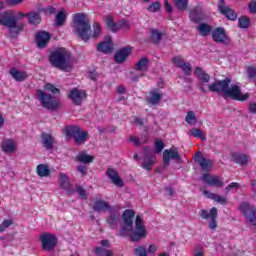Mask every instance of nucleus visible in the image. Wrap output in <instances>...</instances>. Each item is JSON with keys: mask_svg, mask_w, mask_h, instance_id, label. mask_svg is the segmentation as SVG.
I'll return each mask as SVG.
<instances>
[{"mask_svg": "<svg viewBox=\"0 0 256 256\" xmlns=\"http://www.w3.org/2000/svg\"><path fill=\"white\" fill-rule=\"evenodd\" d=\"M148 253H151L152 255L153 254H155V253H157V246H155V245H150L149 247H148Z\"/></svg>", "mask_w": 256, "mask_h": 256, "instance_id": "69168bd1", "label": "nucleus"}, {"mask_svg": "<svg viewBox=\"0 0 256 256\" xmlns=\"http://www.w3.org/2000/svg\"><path fill=\"white\" fill-rule=\"evenodd\" d=\"M107 252V249L103 248V247H96L95 248V254L98 256H105V253Z\"/></svg>", "mask_w": 256, "mask_h": 256, "instance_id": "680f3d73", "label": "nucleus"}, {"mask_svg": "<svg viewBox=\"0 0 256 256\" xmlns=\"http://www.w3.org/2000/svg\"><path fill=\"white\" fill-rule=\"evenodd\" d=\"M230 85L231 78H225L224 80H216L214 83L208 85V89L211 93H222L224 99L226 97L233 99V101H247L249 99V94L241 93V87L234 84L229 88Z\"/></svg>", "mask_w": 256, "mask_h": 256, "instance_id": "7ed1b4c3", "label": "nucleus"}, {"mask_svg": "<svg viewBox=\"0 0 256 256\" xmlns=\"http://www.w3.org/2000/svg\"><path fill=\"white\" fill-rule=\"evenodd\" d=\"M185 121L188 125H197V117L195 116V112L188 111L185 117Z\"/></svg>", "mask_w": 256, "mask_h": 256, "instance_id": "37998d69", "label": "nucleus"}, {"mask_svg": "<svg viewBox=\"0 0 256 256\" xmlns=\"http://www.w3.org/2000/svg\"><path fill=\"white\" fill-rule=\"evenodd\" d=\"M106 175L108 179H110L111 183H113V185L119 187L120 189L124 187L125 183H123V179L119 177V173L115 169L108 168L106 170Z\"/></svg>", "mask_w": 256, "mask_h": 256, "instance_id": "6ab92c4d", "label": "nucleus"}, {"mask_svg": "<svg viewBox=\"0 0 256 256\" xmlns=\"http://www.w3.org/2000/svg\"><path fill=\"white\" fill-rule=\"evenodd\" d=\"M174 5L178 11L183 13V11H187L189 7V0H174Z\"/></svg>", "mask_w": 256, "mask_h": 256, "instance_id": "4c0bfd02", "label": "nucleus"}, {"mask_svg": "<svg viewBox=\"0 0 256 256\" xmlns=\"http://www.w3.org/2000/svg\"><path fill=\"white\" fill-rule=\"evenodd\" d=\"M190 133H191V135H193V137H198V139L205 141V137L203 136V130H201L199 128H192L190 130Z\"/></svg>", "mask_w": 256, "mask_h": 256, "instance_id": "49530a36", "label": "nucleus"}, {"mask_svg": "<svg viewBox=\"0 0 256 256\" xmlns=\"http://www.w3.org/2000/svg\"><path fill=\"white\" fill-rule=\"evenodd\" d=\"M171 159L176 163H183V158L179 155V149L172 147L170 149H166L163 152V163L166 167L170 165Z\"/></svg>", "mask_w": 256, "mask_h": 256, "instance_id": "9b49d317", "label": "nucleus"}, {"mask_svg": "<svg viewBox=\"0 0 256 256\" xmlns=\"http://www.w3.org/2000/svg\"><path fill=\"white\" fill-rule=\"evenodd\" d=\"M198 32L200 33L201 37H208V35H211L213 31V26L207 24V23H200L197 27Z\"/></svg>", "mask_w": 256, "mask_h": 256, "instance_id": "2f4dec72", "label": "nucleus"}, {"mask_svg": "<svg viewBox=\"0 0 256 256\" xmlns=\"http://www.w3.org/2000/svg\"><path fill=\"white\" fill-rule=\"evenodd\" d=\"M41 138L43 147H45L47 151H51V149H53V141H55L53 135L43 132Z\"/></svg>", "mask_w": 256, "mask_h": 256, "instance_id": "393cba45", "label": "nucleus"}, {"mask_svg": "<svg viewBox=\"0 0 256 256\" xmlns=\"http://www.w3.org/2000/svg\"><path fill=\"white\" fill-rule=\"evenodd\" d=\"M212 39L214 43H221L224 47L231 45V38L227 36V32L223 27H217L212 31Z\"/></svg>", "mask_w": 256, "mask_h": 256, "instance_id": "9d476101", "label": "nucleus"}, {"mask_svg": "<svg viewBox=\"0 0 256 256\" xmlns=\"http://www.w3.org/2000/svg\"><path fill=\"white\" fill-rule=\"evenodd\" d=\"M165 149V143L163 140H156L155 142V153H161Z\"/></svg>", "mask_w": 256, "mask_h": 256, "instance_id": "3c124183", "label": "nucleus"}, {"mask_svg": "<svg viewBox=\"0 0 256 256\" xmlns=\"http://www.w3.org/2000/svg\"><path fill=\"white\" fill-rule=\"evenodd\" d=\"M160 9H161V3L160 2H153L148 7V11H150V13H157V11H160Z\"/></svg>", "mask_w": 256, "mask_h": 256, "instance_id": "8fccbe9b", "label": "nucleus"}, {"mask_svg": "<svg viewBox=\"0 0 256 256\" xmlns=\"http://www.w3.org/2000/svg\"><path fill=\"white\" fill-rule=\"evenodd\" d=\"M203 194L206 195L208 197V199H212V201H215L216 203H219L220 205H225V203H227V198H225L219 194L209 192L208 190H204Z\"/></svg>", "mask_w": 256, "mask_h": 256, "instance_id": "c756f323", "label": "nucleus"}, {"mask_svg": "<svg viewBox=\"0 0 256 256\" xmlns=\"http://www.w3.org/2000/svg\"><path fill=\"white\" fill-rule=\"evenodd\" d=\"M135 255L136 256H147V249L143 246H139L135 249Z\"/></svg>", "mask_w": 256, "mask_h": 256, "instance_id": "5fc2aeb1", "label": "nucleus"}, {"mask_svg": "<svg viewBox=\"0 0 256 256\" xmlns=\"http://www.w3.org/2000/svg\"><path fill=\"white\" fill-rule=\"evenodd\" d=\"M219 11L225 15L229 21H237V12L227 6H219Z\"/></svg>", "mask_w": 256, "mask_h": 256, "instance_id": "b1692460", "label": "nucleus"}, {"mask_svg": "<svg viewBox=\"0 0 256 256\" xmlns=\"http://www.w3.org/2000/svg\"><path fill=\"white\" fill-rule=\"evenodd\" d=\"M217 215H218V210L217 207L211 208V220L209 223V229L212 231H215L217 229Z\"/></svg>", "mask_w": 256, "mask_h": 256, "instance_id": "f704fd0d", "label": "nucleus"}, {"mask_svg": "<svg viewBox=\"0 0 256 256\" xmlns=\"http://www.w3.org/2000/svg\"><path fill=\"white\" fill-rule=\"evenodd\" d=\"M129 55H131V46H126L116 51L114 55V61L115 63L121 65L122 63H125L127 61Z\"/></svg>", "mask_w": 256, "mask_h": 256, "instance_id": "f3484780", "label": "nucleus"}, {"mask_svg": "<svg viewBox=\"0 0 256 256\" xmlns=\"http://www.w3.org/2000/svg\"><path fill=\"white\" fill-rule=\"evenodd\" d=\"M76 192L78 193L80 199H83V201H87V190H85L83 186H76Z\"/></svg>", "mask_w": 256, "mask_h": 256, "instance_id": "a18cd8bd", "label": "nucleus"}, {"mask_svg": "<svg viewBox=\"0 0 256 256\" xmlns=\"http://www.w3.org/2000/svg\"><path fill=\"white\" fill-rule=\"evenodd\" d=\"M122 219L124 225L120 227L119 237H127L129 235L130 241L132 243H139L142 239L147 237V229L143 225V218L141 215L136 216L135 229H133V219H135V210L127 209L122 213Z\"/></svg>", "mask_w": 256, "mask_h": 256, "instance_id": "f257e3e1", "label": "nucleus"}, {"mask_svg": "<svg viewBox=\"0 0 256 256\" xmlns=\"http://www.w3.org/2000/svg\"><path fill=\"white\" fill-rule=\"evenodd\" d=\"M73 33L82 41L87 43L90 39H97L101 35V26L99 23H93V33H91V22L87 19L85 13H76L73 18Z\"/></svg>", "mask_w": 256, "mask_h": 256, "instance_id": "f03ea898", "label": "nucleus"}, {"mask_svg": "<svg viewBox=\"0 0 256 256\" xmlns=\"http://www.w3.org/2000/svg\"><path fill=\"white\" fill-rule=\"evenodd\" d=\"M202 181L206 183V185H210V187H223L224 183L217 176H213L211 174H203Z\"/></svg>", "mask_w": 256, "mask_h": 256, "instance_id": "aec40b11", "label": "nucleus"}, {"mask_svg": "<svg viewBox=\"0 0 256 256\" xmlns=\"http://www.w3.org/2000/svg\"><path fill=\"white\" fill-rule=\"evenodd\" d=\"M113 206H110L108 202L105 200L98 199L92 205V209L95 213H105V211H109Z\"/></svg>", "mask_w": 256, "mask_h": 256, "instance_id": "412c9836", "label": "nucleus"}, {"mask_svg": "<svg viewBox=\"0 0 256 256\" xmlns=\"http://www.w3.org/2000/svg\"><path fill=\"white\" fill-rule=\"evenodd\" d=\"M108 217L106 218V223L110 229H117V225L121 222V208L119 206H112L108 210Z\"/></svg>", "mask_w": 256, "mask_h": 256, "instance_id": "1a4fd4ad", "label": "nucleus"}, {"mask_svg": "<svg viewBox=\"0 0 256 256\" xmlns=\"http://www.w3.org/2000/svg\"><path fill=\"white\" fill-rule=\"evenodd\" d=\"M231 157L234 161V163H237L238 165H247L249 162V156L241 153L234 152L231 154Z\"/></svg>", "mask_w": 256, "mask_h": 256, "instance_id": "c85d7f7f", "label": "nucleus"}, {"mask_svg": "<svg viewBox=\"0 0 256 256\" xmlns=\"http://www.w3.org/2000/svg\"><path fill=\"white\" fill-rule=\"evenodd\" d=\"M27 15L30 25H39L41 23V14L39 12H29Z\"/></svg>", "mask_w": 256, "mask_h": 256, "instance_id": "473e14b6", "label": "nucleus"}, {"mask_svg": "<svg viewBox=\"0 0 256 256\" xmlns=\"http://www.w3.org/2000/svg\"><path fill=\"white\" fill-rule=\"evenodd\" d=\"M65 135L66 137L72 138L75 145H85L89 139V132L84 131L77 125L66 127Z\"/></svg>", "mask_w": 256, "mask_h": 256, "instance_id": "423d86ee", "label": "nucleus"}, {"mask_svg": "<svg viewBox=\"0 0 256 256\" xmlns=\"http://www.w3.org/2000/svg\"><path fill=\"white\" fill-rule=\"evenodd\" d=\"M35 41L39 49H44L47 47V43L51 41V34L46 31H39L36 33Z\"/></svg>", "mask_w": 256, "mask_h": 256, "instance_id": "a211bd4d", "label": "nucleus"}, {"mask_svg": "<svg viewBox=\"0 0 256 256\" xmlns=\"http://www.w3.org/2000/svg\"><path fill=\"white\" fill-rule=\"evenodd\" d=\"M194 75H195V77H197V79L202 81V83H209V81H211V76H209V74H207L205 71H203V68H201L199 66H197L194 69Z\"/></svg>", "mask_w": 256, "mask_h": 256, "instance_id": "bb28decb", "label": "nucleus"}, {"mask_svg": "<svg viewBox=\"0 0 256 256\" xmlns=\"http://www.w3.org/2000/svg\"><path fill=\"white\" fill-rule=\"evenodd\" d=\"M172 63H174L176 67L180 68L185 63V60H183V57L181 56H175L172 58Z\"/></svg>", "mask_w": 256, "mask_h": 256, "instance_id": "603ef678", "label": "nucleus"}, {"mask_svg": "<svg viewBox=\"0 0 256 256\" xmlns=\"http://www.w3.org/2000/svg\"><path fill=\"white\" fill-rule=\"evenodd\" d=\"M205 10L203 8L196 6L189 12V19L192 23H201L206 19Z\"/></svg>", "mask_w": 256, "mask_h": 256, "instance_id": "dca6fc26", "label": "nucleus"}, {"mask_svg": "<svg viewBox=\"0 0 256 256\" xmlns=\"http://www.w3.org/2000/svg\"><path fill=\"white\" fill-rule=\"evenodd\" d=\"M89 79H91V81H97V74H96V72H90L89 73Z\"/></svg>", "mask_w": 256, "mask_h": 256, "instance_id": "774afa93", "label": "nucleus"}, {"mask_svg": "<svg viewBox=\"0 0 256 256\" xmlns=\"http://www.w3.org/2000/svg\"><path fill=\"white\" fill-rule=\"evenodd\" d=\"M45 11L49 13V15H55V13H57V9L54 6H49Z\"/></svg>", "mask_w": 256, "mask_h": 256, "instance_id": "e2e57ef3", "label": "nucleus"}, {"mask_svg": "<svg viewBox=\"0 0 256 256\" xmlns=\"http://www.w3.org/2000/svg\"><path fill=\"white\" fill-rule=\"evenodd\" d=\"M40 241L44 251H53L57 247V237L53 234L45 233L40 235Z\"/></svg>", "mask_w": 256, "mask_h": 256, "instance_id": "f8f14e48", "label": "nucleus"}, {"mask_svg": "<svg viewBox=\"0 0 256 256\" xmlns=\"http://www.w3.org/2000/svg\"><path fill=\"white\" fill-rule=\"evenodd\" d=\"M9 74L14 81H17V83H22V81H26V79L29 77L27 72L17 70V68H11Z\"/></svg>", "mask_w": 256, "mask_h": 256, "instance_id": "4be33fe9", "label": "nucleus"}, {"mask_svg": "<svg viewBox=\"0 0 256 256\" xmlns=\"http://www.w3.org/2000/svg\"><path fill=\"white\" fill-rule=\"evenodd\" d=\"M2 227H0V232H3V231H5V228H7V227H11V225H13V220H11V219H8V220H4L3 222H2Z\"/></svg>", "mask_w": 256, "mask_h": 256, "instance_id": "052dcab7", "label": "nucleus"}, {"mask_svg": "<svg viewBox=\"0 0 256 256\" xmlns=\"http://www.w3.org/2000/svg\"><path fill=\"white\" fill-rule=\"evenodd\" d=\"M155 153H153V150L150 147H144V162L142 164L143 169H146V171H151V166L155 163Z\"/></svg>", "mask_w": 256, "mask_h": 256, "instance_id": "4468645a", "label": "nucleus"}, {"mask_svg": "<svg viewBox=\"0 0 256 256\" xmlns=\"http://www.w3.org/2000/svg\"><path fill=\"white\" fill-rule=\"evenodd\" d=\"M247 76L250 81H255L256 79V67L249 66L247 68Z\"/></svg>", "mask_w": 256, "mask_h": 256, "instance_id": "09e8293b", "label": "nucleus"}, {"mask_svg": "<svg viewBox=\"0 0 256 256\" xmlns=\"http://www.w3.org/2000/svg\"><path fill=\"white\" fill-rule=\"evenodd\" d=\"M161 39H163V32L150 28L149 29V41L154 43V45H159L161 43Z\"/></svg>", "mask_w": 256, "mask_h": 256, "instance_id": "5701e85b", "label": "nucleus"}, {"mask_svg": "<svg viewBox=\"0 0 256 256\" xmlns=\"http://www.w3.org/2000/svg\"><path fill=\"white\" fill-rule=\"evenodd\" d=\"M240 211L243 213L247 223L256 227V207L248 202L240 204Z\"/></svg>", "mask_w": 256, "mask_h": 256, "instance_id": "6e6552de", "label": "nucleus"}, {"mask_svg": "<svg viewBox=\"0 0 256 256\" xmlns=\"http://www.w3.org/2000/svg\"><path fill=\"white\" fill-rule=\"evenodd\" d=\"M130 24L127 22V20L125 19H121L119 22H118V30L119 29H130Z\"/></svg>", "mask_w": 256, "mask_h": 256, "instance_id": "6e6d98bb", "label": "nucleus"}, {"mask_svg": "<svg viewBox=\"0 0 256 256\" xmlns=\"http://www.w3.org/2000/svg\"><path fill=\"white\" fill-rule=\"evenodd\" d=\"M179 69H182L184 75H186L187 77H189V75H191L193 68L191 67V63L190 62H184Z\"/></svg>", "mask_w": 256, "mask_h": 256, "instance_id": "c03bdc74", "label": "nucleus"}, {"mask_svg": "<svg viewBox=\"0 0 256 256\" xmlns=\"http://www.w3.org/2000/svg\"><path fill=\"white\" fill-rule=\"evenodd\" d=\"M67 21V13L65 11H59L56 14L55 27H63Z\"/></svg>", "mask_w": 256, "mask_h": 256, "instance_id": "c9c22d12", "label": "nucleus"}, {"mask_svg": "<svg viewBox=\"0 0 256 256\" xmlns=\"http://www.w3.org/2000/svg\"><path fill=\"white\" fill-rule=\"evenodd\" d=\"M95 157L87 154L85 151L78 153L76 160L78 163H84V165H89V163H93Z\"/></svg>", "mask_w": 256, "mask_h": 256, "instance_id": "7c9ffc66", "label": "nucleus"}, {"mask_svg": "<svg viewBox=\"0 0 256 256\" xmlns=\"http://www.w3.org/2000/svg\"><path fill=\"white\" fill-rule=\"evenodd\" d=\"M59 183L62 189H69V187H71L69 177L65 173H60Z\"/></svg>", "mask_w": 256, "mask_h": 256, "instance_id": "58836bf2", "label": "nucleus"}, {"mask_svg": "<svg viewBox=\"0 0 256 256\" xmlns=\"http://www.w3.org/2000/svg\"><path fill=\"white\" fill-rule=\"evenodd\" d=\"M194 161L199 165L200 169H202L204 172L208 173L211 171L213 167V161L209 158L203 157V153L201 152H196L194 155Z\"/></svg>", "mask_w": 256, "mask_h": 256, "instance_id": "ddd939ff", "label": "nucleus"}, {"mask_svg": "<svg viewBox=\"0 0 256 256\" xmlns=\"http://www.w3.org/2000/svg\"><path fill=\"white\" fill-rule=\"evenodd\" d=\"M251 25V20L247 16H242L238 19V27L240 29H248Z\"/></svg>", "mask_w": 256, "mask_h": 256, "instance_id": "a19ab883", "label": "nucleus"}, {"mask_svg": "<svg viewBox=\"0 0 256 256\" xmlns=\"http://www.w3.org/2000/svg\"><path fill=\"white\" fill-rule=\"evenodd\" d=\"M37 99L40 101L42 107L48 111H57L61 108V103L56 97L45 93L43 90H37Z\"/></svg>", "mask_w": 256, "mask_h": 256, "instance_id": "0eeeda50", "label": "nucleus"}, {"mask_svg": "<svg viewBox=\"0 0 256 256\" xmlns=\"http://www.w3.org/2000/svg\"><path fill=\"white\" fill-rule=\"evenodd\" d=\"M0 25L7 27L10 39H17L25 25L17 23V16L12 11H4L0 13Z\"/></svg>", "mask_w": 256, "mask_h": 256, "instance_id": "20e7f679", "label": "nucleus"}, {"mask_svg": "<svg viewBox=\"0 0 256 256\" xmlns=\"http://www.w3.org/2000/svg\"><path fill=\"white\" fill-rule=\"evenodd\" d=\"M165 191L167 192V195H169V197H173V195H175V190H173V188L171 187H165Z\"/></svg>", "mask_w": 256, "mask_h": 256, "instance_id": "338daca9", "label": "nucleus"}, {"mask_svg": "<svg viewBox=\"0 0 256 256\" xmlns=\"http://www.w3.org/2000/svg\"><path fill=\"white\" fill-rule=\"evenodd\" d=\"M248 11H249V13H251V15H255L256 14V1L255 0H252L248 4Z\"/></svg>", "mask_w": 256, "mask_h": 256, "instance_id": "4d7b16f0", "label": "nucleus"}, {"mask_svg": "<svg viewBox=\"0 0 256 256\" xmlns=\"http://www.w3.org/2000/svg\"><path fill=\"white\" fill-rule=\"evenodd\" d=\"M129 141L134 143V145H136V147H139V145H141L139 138H136L135 136H130Z\"/></svg>", "mask_w": 256, "mask_h": 256, "instance_id": "0e129e2a", "label": "nucleus"}, {"mask_svg": "<svg viewBox=\"0 0 256 256\" xmlns=\"http://www.w3.org/2000/svg\"><path fill=\"white\" fill-rule=\"evenodd\" d=\"M44 89L46 91H50L53 95H55L57 93H61V90H59V88L55 87V85H53L51 83H46L44 86Z\"/></svg>", "mask_w": 256, "mask_h": 256, "instance_id": "de8ad7c7", "label": "nucleus"}, {"mask_svg": "<svg viewBox=\"0 0 256 256\" xmlns=\"http://www.w3.org/2000/svg\"><path fill=\"white\" fill-rule=\"evenodd\" d=\"M149 63H151V60L147 57H142L136 64H135V71H141L144 73V71H148L149 69Z\"/></svg>", "mask_w": 256, "mask_h": 256, "instance_id": "cd10ccee", "label": "nucleus"}, {"mask_svg": "<svg viewBox=\"0 0 256 256\" xmlns=\"http://www.w3.org/2000/svg\"><path fill=\"white\" fill-rule=\"evenodd\" d=\"M37 175L39 177H49L51 174V170H49V166L45 164H39L36 168Z\"/></svg>", "mask_w": 256, "mask_h": 256, "instance_id": "e433bc0d", "label": "nucleus"}, {"mask_svg": "<svg viewBox=\"0 0 256 256\" xmlns=\"http://www.w3.org/2000/svg\"><path fill=\"white\" fill-rule=\"evenodd\" d=\"M68 97L74 105H81L83 103V99H87V92L73 88L68 94Z\"/></svg>", "mask_w": 256, "mask_h": 256, "instance_id": "2eb2a0df", "label": "nucleus"}, {"mask_svg": "<svg viewBox=\"0 0 256 256\" xmlns=\"http://www.w3.org/2000/svg\"><path fill=\"white\" fill-rule=\"evenodd\" d=\"M76 170L78 171V173H81V175H87L89 167H87L86 165H79L77 166Z\"/></svg>", "mask_w": 256, "mask_h": 256, "instance_id": "bf43d9fd", "label": "nucleus"}, {"mask_svg": "<svg viewBox=\"0 0 256 256\" xmlns=\"http://www.w3.org/2000/svg\"><path fill=\"white\" fill-rule=\"evenodd\" d=\"M49 61L52 67L56 69H61L62 71H67L71 69V52L65 48H59L52 51L49 55Z\"/></svg>", "mask_w": 256, "mask_h": 256, "instance_id": "39448f33", "label": "nucleus"}, {"mask_svg": "<svg viewBox=\"0 0 256 256\" xmlns=\"http://www.w3.org/2000/svg\"><path fill=\"white\" fill-rule=\"evenodd\" d=\"M97 51L105 55H110V53H113V44L109 41L100 42L97 46Z\"/></svg>", "mask_w": 256, "mask_h": 256, "instance_id": "a878e982", "label": "nucleus"}, {"mask_svg": "<svg viewBox=\"0 0 256 256\" xmlns=\"http://www.w3.org/2000/svg\"><path fill=\"white\" fill-rule=\"evenodd\" d=\"M146 101L149 105H159V101H161V94L155 92L150 95V97L146 98Z\"/></svg>", "mask_w": 256, "mask_h": 256, "instance_id": "ea45409f", "label": "nucleus"}, {"mask_svg": "<svg viewBox=\"0 0 256 256\" xmlns=\"http://www.w3.org/2000/svg\"><path fill=\"white\" fill-rule=\"evenodd\" d=\"M1 149L4 153H13L15 151V142L11 139L5 140L1 145Z\"/></svg>", "mask_w": 256, "mask_h": 256, "instance_id": "72a5a7b5", "label": "nucleus"}, {"mask_svg": "<svg viewBox=\"0 0 256 256\" xmlns=\"http://www.w3.org/2000/svg\"><path fill=\"white\" fill-rule=\"evenodd\" d=\"M239 187H241V185L237 182H232L230 183L228 186H226L225 188V193L226 195H229V191H231V189H239Z\"/></svg>", "mask_w": 256, "mask_h": 256, "instance_id": "864d4df0", "label": "nucleus"}, {"mask_svg": "<svg viewBox=\"0 0 256 256\" xmlns=\"http://www.w3.org/2000/svg\"><path fill=\"white\" fill-rule=\"evenodd\" d=\"M106 27L112 31V33H117V31H119L118 23H115L113 19L109 17L106 19Z\"/></svg>", "mask_w": 256, "mask_h": 256, "instance_id": "79ce46f5", "label": "nucleus"}, {"mask_svg": "<svg viewBox=\"0 0 256 256\" xmlns=\"http://www.w3.org/2000/svg\"><path fill=\"white\" fill-rule=\"evenodd\" d=\"M199 216L201 217V219H211V209L210 212L205 209L200 210Z\"/></svg>", "mask_w": 256, "mask_h": 256, "instance_id": "13d9d810", "label": "nucleus"}]
</instances>
